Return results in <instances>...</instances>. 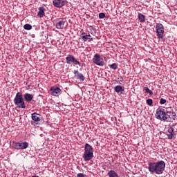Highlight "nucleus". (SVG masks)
Wrapping results in <instances>:
<instances>
[{"label":"nucleus","instance_id":"f257e3e1","mask_svg":"<svg viewBox=\"0 0 177 177\" xmlns=\"http://www.w3.org/2000/svg\"><path fill=\"white\" fill-rule=\"evenodd\" d=\"M148 170L150 174H156L161 175L165 171V162L160 160L158 162H151L148 164Z\"/></svg>","mask_w":177,"mask_h":177},{"label":"nucleus","instance_id":"f03ea898","mask_svg":"<svg viewBox=\"0 0 177 177\" xmlns=\"http://www.w3.org/2000/svg\"><path fill=\"white\" fill-rule=\"evenodd\" d=\"M93 148L91 145L86 143L84 145V153L82 156L84 161H91L93 158Z\"/></svg>","mask_w":177,"mask_h":177},{"label":"nucleus","instance_id":"7ed1b4c3","mask_svg":"<svg viewBox=\"0 0 177 177\" xmlns=\"http://www.w3.org/2000/svg\"><path fill=\"white\" fill-rule=\"evenodd\" d=\"M14 103L18 109H26V103L23 98V93L18 92L14 99Z\"/></svg>","mask_w":177,"mask_h":177},{"label":"nucleus","instance_id":"20e7f679","mask_svg":"<svg viewBox=\"0 0 177 177\" xmlns=\"http://www.w3.org/2000/svg\"><path fill=\"white\" fill-rule=\"evenodd\" d=\"M156 36L159 39H164V26L159 23L156 25Z\"/></svg>","mask_w":177,"mask_h":177},{"label":"nucleus","instance_id":"39448f33","mask_svg":"<svg viewBox=\"0 0 177 177\" xmlns=\"http://www.w3.org/2000/svg\"><path fill=\"white\" fill-rule=\"evenodd\" d=\"M66 62L67 64H74L75 66L77 65L80 66H82V64H81V62H80L78 60H77V59H75V57L73 55H68L66 57Z\"/></svg>","mask_w":177,"mask_h":177},{"label":"nucleus","instance_id":"423d86ee","mask_svg":"<svg viewBox=\"0 0 177 177\" xmlns=\"http://www.w3.org/2000/svg\"><path fill=\"white\" fill-rule=\"evenodd\" d=\"M93 62L97 66H104V60L99 54H95L93 56Z\"/></svg>","mask_w":177,"mask_h":177},{"label":"nucleus","instance_id":"0eeeda50","mask_svg":"<svg viewBox=\"0 0 177 177\" xmlns=\"http://www.w3.org/2000/svg\"><path fill=\"white\" fill-rule=\"evenodd\" d=\"M165 109L162 108H158L156 109V113L155 114V117L156 120H160V121H162L163 118L165 115Z\"/></svg>","mask_w":177,"mask_h":177},{"label":"nucleus","instance_id":"6e6552de","mask_svg":"<svg viewBox=\"0 0 177 177\" xmlns=\"http://www.w3.org/2000/svg\"><path fill=\"white\" fill-rule=\"evenodd\" d=\"M68 3V1L67 0H53V4L55 8H58L59 9L63 8V6H65V5H67Z\"/></svg>","mask_w":177,"mask_h":177},{"label":"nucleus","instance_id":"1a4fd4ad","mask_svg":"<svg viewBox=\"0 0 177 177\" xmlns=\"http://www.w3.org/2000/svg\"><path fill=\"white\" fill-rule=\"evenodd\" d=\"M66 24V21L62 18L59 19L57 20L55 24V27L57 30H63L64 28V24Z\"/></svg>","mask_w":177,"mask_h":177},{"label":"nucleus","instance_id":"9d476101","mask_svg":"<svg viewBox=\"0 0 177 177\" xmlns=\"http://www.w3.org/2000/svg\"><path fill=\"white\" fill-rule=\"evenodd\" d=\"M166 133L168 139H173L174 136H175V129L172 126H169Z\"/></svg>","mask_w":177,"mask_h":177},{"label":"nucleus","instance_id":"9b49d317","mask_svg":"<svg viewBox=\"0 0 177 177\" xmlns=\"http://www.w3.org/2000/svg\"><path fill=\"white\" fill-rule=\"evenodd\" d=\"M50 91L53 96H59L62 93V90L59 87H52Z\"/></svg>","mask_w":177,"mask_h":177},{"label":"nucleus","instance_id":"f8f14e48","mask_svg":"<svg viewBox=\"0 0 177 177\" xmlns=\"http://www.w3.org/2000/svg\"><path fill=\"white\" fill-rule=\"evenodd\" d=\"M169 118H166L169 122H174L176 119V113L174 111H168Z\"/></svg>","mask_w":177,"mask_h":177},{"label":"nucleus","instance_id":"ddd939ff","mask_svg":"<svg viewBox=\"0 0 177 177\" xmlns=\"http://www.w3.org/2000/svg\"><path fill=\"white\" fill-rule=\"evenodd\" d=\"M74 75L77 80H80V81H85V76H84L82 73H80L78 70L74 71Z\"/></svg>","mask_w":177,"mask_h":177},{"label":"nucleus","instance_id":"4468645a","mask_svg":"<svg viewBox=\"0 0 177 177\" xmlns=\"http://www.w3.org/2000/svg\"><path fill=\"white\" fill-rule=\"evenodd\" d=\"M32 120L34 121L35 124H38L41 121V115L34 113H32Z\"/></svg>","mask_w":177,"mask_h":177},{"label":"nucleus","instance_id":"2eb2a0df","mask_svg":"<svg viewBox=\"0 0 177 177\" xmlns=\"http://www.w3.org/2000/svg\"><path fill=\"white\" fill-rule=\"evenodd\" d=\"M24 98L26 102L30 103L32 100V99H34V95H32V94L26 93L24 95Z\"/></svg>","mask_w":177,"mask_h":177},{"label":"nucleus","instance_id":"dca6fc26","mask_svg":"<svg viewBox=\"0 0 177 177\" xmlns=\"http://www.w3.org/2000/svg\"><path fill=\"white\" fill-rule=\"evenodd\" d=\"M45 8L43 6L39 7V12H37L38 17H44L45 16Z\"/></svg>","mask_w":177,"mask_h":177},{"label":"nucleus","instance_id":"f3484780","mask_svg":"<svg viewBox=\"0 0 177 177\" xmlns=\"http://www.w3.org/2000/svg\"><path fill=\"white\" fill-rule=\"evenodd\" d=\"M138 19L140 23H145L146 21V16H145L142 13L138 14Z\"/></svg>","mask_w":177,"mask_h":177},{"label":"nucleus","instance_id":"a211bd4d","mask_svg":"<svg viewBox=\"0 0 177 177\" xmlns=\"http://www.w3.org/2000/svg\"><path fill=\"white\" fill-rule=\"evenodd\" d=\"M28 147V142H19V150H24Z\"/></svg>","mask_w":177,"mask_h":177},{"label":"nucleus","instance_id":"6ab92c4d","mask_svg":"<svg viewBox=\"0 0 177 177\" xmlns=\"http://www.w3.org/2000/svg\"><path fill=\"white\" fill-rule=\"evenodd\" d=\"M84 42H86V40L88 39V42H91V41H93V38L91 37V35H83L82 37Z\"/></svg>","mask_w":177,"mask_h":177},{"label":"nucleus","instance_id":"aec40b11","mask_svg":"<svg viewBox=\"0 0 177 177\" xmlns=\"http://www.w3.org/2000/svg\"><path fill=\"white\" fill-rule=\"evenodd\" d=\"M114 91L117 93H122V92H124V88H122V86L118 85L114 88Z\"/></svg>","mask_w":177,"mask_h":177},{"label":"nucleus","instance_id":"412c9836","mask_svg":"<svg viewBox=\"0 0 177 177\" xmlns=\"http://www.w3.org/2000/svg\"><path fill=\"white\" fill-rule=\"evenodd\" d=\"M108 176L109 177H118V174H117V172H115V171L114 170H110L108 174H107Z\"/></svg>","mask_w":177,"mask_h":177},{"label":"nucleus","instance_id":"4be33fe9","mask_svg":"<svg viewBox=\"0 0 177 177\" xmlns=\"http://www.w3.org/2000/svg\"><path fill=\"white\" fill-rule=\"evenodd\" d=\"M163 118V120L162 121H165L166 122H169V120L167 118H169V113H168V111H166L165 112V117L162 118Z\"/></svg>","mask_w":177,"mask_h":177},{"label":"nucleus","instance_id":"5701e85b","mask_svg":"<svg viewBox=\"0 0 177 177\" xmlns=\"http://www.w3.org/2000/svg\"><path fill=\"white\" fill-rule=\"evenodd\" d=\"M24 30H32V26L30 24H26L24 26Z\"/></svg>","mask_w":177,"mask_h":177},{"label":"nucleus","instance_id":"b1692460","mask_svg":"<svg viewBox=\"0 0 177 177\" xmlns=\"http://www.w3.org/2000/svg\"><path fill=\"white\" fill-rule=\"evenodd\" d=\"M144 91H145V93H149V95H153V91L149 89L147 87H144Z\"/></svg>","mask_w":177,"mask_h":177},{"label":"nucleus","instance_id":"393cba45","mask_svg":"<svg viewBox=\"0 0 177 177\" xmlns=\"http://www.w3.org/2000/svg\"><path fill=\"white\" fill-rule=\"evenodd\" d=\"M12 146L17 150H19V142H12Z\"/></svg>","mask_w":177,"mask_h":177},{"label":"nucleus","instance_id":"a878e982","mask_svg":"<svg viewBox=\"0 0 177 177\" xmlns=\"http://www.w3.org/2000/svg\"><path fill=\"white\" fill-rule=\"evenodd\" d=\"M110 68H112L113 70H117V64L113 63L111 65H109Z\"/></svg>","mask_w":177,"mask_h":177},{"label":"nucleus","instance_id":"bb28decb","mask_svg":"<svg viewBox=\"0 0 177 177\" xmlns=\"http://www.w3.org/2000/svg\"><path fill=\"white\" fill-rule=\"evenodd\" d=\"M99 19H104L106 17V14L101 12L98 15Z\"/></svg>","mask_w":177,"mask_h":177},{"label":"nucleus","instance_id":"cd10ccee","mask_svg":"<svg viewBox=\"0 0 177 177\" xmlns=\"http://www.w3.org/2000/svg\"><path fill=\"white\" fill-rule=\"evenodd\" d=\"M147 104H148V106H151L153 104V100L151 99L147 100Z\"/></svg>","mask_w":177,"mask_h":177},{"label":"nucleus","instance_id":"c85d7f7f","mask_svg":"<svg viewBox=\"0 0 177 177\" xmlns=\"http://www.w3.org/2000/svg\"><path fill=\"white\" fill-rule=\"evenodd\" d=\"M160 103L161 104H165V103H167V100L164 99V98H160Z\"/></svg>","mask_w":177,"mask_h":177},{"label":"nucleus","instance_id":"c756f323","mask_svg":"<svg viewBox=\"0 0 177 177\" xmlns=\"http://www.w3.org/2000/svg\"><path fill=\"white\" fill-rule=\"evenodd\" d=\"M86 35V33H85V32H83V33H82V35Z\"/></svg>","mask_w":177,"mask_h":177}]
</instances>
